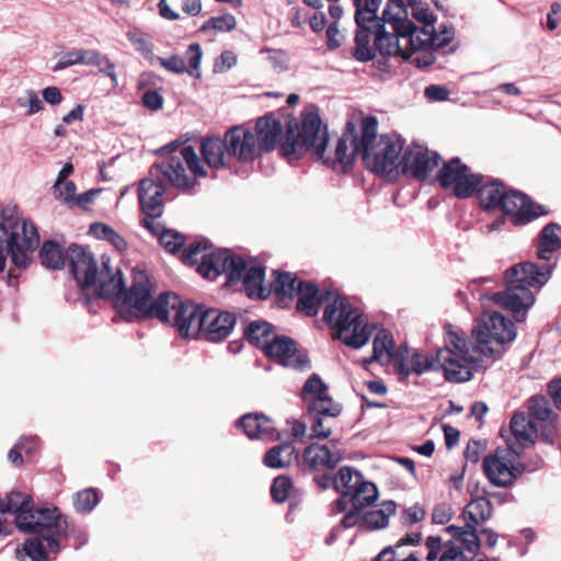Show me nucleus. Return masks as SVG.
Wrapping results in <instances>:
<instances>
[{
	"label": "nucleus",
	"mask_w": 561,
	"mask_h": 561,
	"mask_svg": "<svg viewBox=\"0 0 561 561\" xmlns=\"http://www.w3.org/2000/svg\"><path fill=\"white\" fill-rule=\"evenodd\" d=\"M436 180L440 187L451 190L454 196L459 199L477 195L481 209L500 211L515 227L526 226L549 214L543 205L504 181L473 173L458 157L443 163Z\"/></svg>",
	"instance_id": "1"
},
{
	"label": "nucleus",
	"mask_w": 561,
	"mask_h": 561,
	"mask_svg": "<svg viewBox=\"0 0 561 561\" xmlns=\"http://www.w3.org/2000/svg\"><path fill=\"white\" fill-rule=\"evenodd\" d=\"M378 119L367 115L360 119V133L356 131V125L347 122L343 136L339 138L334 153L325 156L329 144L328 125L318 116V161L332 169L336 173H347L354 163V158L360 156L365 167L376 174L390 175L400 168L399 156L402 145L394 141L388 135L378 137Z\"/></svg>",
	"instance_id": "2"
},
{
	"label": "nucleus",
	"mask_w": 561,
	"mask_h": 561,
	"mask_svg": "<svg viewBox=\"0 0 561 561\" xmlns=\"http://www.w3.org/2000/svg\"><path fill=\"white\" fill-rule=\"evenodd\" d=\"M561 248V226L557 222L546 225L538 236L537 256L546 261L541 265L526 261L517 263L505 271V290L493 294L492 300L518 314L535 302L531 288L540 289L551 277L554 264L548 263L551 254Z\"/></svg>",
	"instance_id": "3"
},
{
	"label": "nucleus",
	"mask_w": 561,
	"mask_h": 561,
	"mask_svg": "<svg viewBox=\"0 0 561 561\" xmlns=\"http://www.w3.org/2000/svg\"><path fill=\"white\" fill-rule=\"evenodd\" d=\"M153 287L148 274L140 268L131 271V284L124 297L126 310L144 318H157L175 327L183 337H196L202 333L204 308L191 301H181L173 293L152 297Z\"/></svg>",
	"instance_id": "4"
},
{
	"label": "nucleus",
	"mask_w": 561,
	"mask_h": 561,
	"mask_svg": "<svg viewBox=\"0 0 561 561\" xmlns=\"http://www.w3.org/2000/svg\"><path fill=\"white\" fill-rule=\"evenodd\" d=\"M169 152L149 169L148 175L139 182L138 199L146 216L159 217L162 213L165 185L180 190L194 186V178L206 176L204 164L192 146H179L174 142L160 149Z\"/></svg>",
	"instance_id": "5"
},
{
	"label": "nucleus",
	"mask_w": 561,
	"mask_h": 561,
	"mask_svg": "<svg viewBox=\"0 0 561 561\" xmlns=\"http://www.w3.org/2000/svg\"><path fill=\"white\" fill-rule=\"evenodd\" d=\"M325 304L322 321L331 330V337L345 346L358 350L366 345L375 325L366 316L354 307L345 296L333 287L318 285V309Z\"/></svg>",
	"instance_id": "6"
},
{
	"label": "nucleus",
	"mask_w": 561,
	"mask_h": 561,
	"mask_svg": "<svg viewBox=\"0 0 561 561\" xmlns=\"http://www.w3.org/2000/svg\"><path fill=\"white\" fill-rule=\"evenodd\" d=\"M67 259L78 285L88 288L98 286L99 295L116 301L122 309H126L124 297L128 294L119 270L110 266V259L101 257L99 265L93 254L80 245H71L67 250Z\"/></svg>",
	"instance_id": "7"
},
{
	"label": "nucleus",
	"mask_w": 561,
	"mask_h": 561,
	"mask_svg": "<svg viewBox=\"0 0 561 561\" xmlns=\"http://www.w3.org/2000/svg\"><path fill=\"white\" fill-rule=\"evenodd\" d=\"M482 356L480 348L471 341L453 333L447 346L437 351L435 359L447 381L465 382L472 378L473 369L481 368L479 362Z\"/></svg>",
	"instance_id": "8"
},
{
	"label": "nucleus",
	"mask_w": 561,
	"mask_h": 561,
	"mask_svg": "<svg viewBox=\"0 0 561 561\" xmlns=\"http://www.w3.org/2000/svg\"><path fill=\"white\" fill-rule=\"evenodd\" d=\"M472 336L484 356L496 359L504 353L505 344L515 339L516 328L500 312H485L472 329Z\"/></svg>",
	"instance_id": "9"
},
{
	"label": "nucleus",
	"mask_w": 561,
	"mask_h": 561,
	"mask_svg": "<svg viewBox=\"0 0 561 561\" xmlns=\"http://www.w3.org/2000/svg\"><path fill=\"white\" fill-rule=\"evenodd\" d=\"M0 233L5 237L11 260L18 267H26L27 252L35 250L39 244L36 227L26 220H20L12 211L0 214Z\"/></svg>",
	"instance_id": "10"
},
{
	"label": "nucleus",
	"mask_w": 561,
	"mask_h": 561,
	"mask_svg": "<svg viewBox=\"0 0 561 561\" xmlns=\"http://www.w3.org/2000/svg\"><path fill=\"white\" fill-rule=\"evenodd\" d=\"M288 118L285 141L282 144L283 154L293 160L299 159L308 151L316 152V111H306L300 126L290 115Z\"/></svg>",
	"instance_id": "11"
},
{
	"label": "nucleus",
	"mask_w": 561,
	"mask_h": 561,
	"mask_svg": "<svg viewBox=\"0 0 561 561\" xmlns=\"http://www.w3.org/2000/svg\"><path fill=\"white\" fill-rule=\"evenodd\" d=\"M516 447L497 448L483 459V471L489 481L496 486L512 485L524 472L525 466L515 461L520 457Z\"/></svg>",
	"instance_id": "12"
},
{
	"label": "nucleus",
	"mask_w": 561,
	"mask_h": 561,
	"mask_svg": "<svg viewBox=\"0 0 561 561\" xmlns=\"http://www.w3.org/2000/svg\"><path fill=\"white\" fill-rule=\"evenodd\" d=\"M409 359V347L407 344H400L396 347L392 334L381 329L375 336L373 342V356L363 359L364 367L374 362L391 364L401 382H405L409 378L407 362Z\"/></svg>",
	"instance_id": "13"
},
{
	"label": "nucleus",
	"mask_w": 561,
	"mask_h": 561,
	"mask_svg": "<svg viewBox=\"0 0 561 561\" xmlns=\"http://www.w3.org/2000/svg\"><path fill=\"white\" fill-rule=\"evenodd\" d=\"M275 278L271 284L270 293H274L279 302L285 304L286 299L297 297L296 308L308 316H316V286L312 284L298 283L290 273L274 272Z\"/></svg>",
	"instance_id": "14"
},
{
	"label": "nucleus",
	"mask_w": 561,
	"mask_h": 561,
	"mask_svg": "<svg viewBox=\"0 0 561 561\" xmlns=\"http://www.w3.org/2000/svg\"><path fill=\"white\" fill-rule=\"evenodd\" d=\"M67 522L55 523L34 533L24 541L23 550L31 561H50L49 556L60 550V538L65 536Z\"/></svg>",
	"instance_id": "15"
},
{
	"label": "nucleus",
	"mask_w": 561,
	"mask_h": 561,
	"mask_svg": "<svg viewBox=\"0 0 561 561\" xmlns=\"http://www.w3.org/2000/svg\"><path fill=\"white\" fill-rule=\"evenodd\" d=\"M442 157L420 145L408 146L400 160V169L404 176L417 181H426L438 167Z\"/></svg>",
	"instance_id": "16"
},
{
	"label": "nucleus",
	"mask_w": 561,
	"mask_h": 561,
	"mask_svg": "<svg viewBox=\"0 0 561 561\" xmlns=\"http://www.w3.org/2000/svg\"><path fill=\"white\" fill-rule=\"evenodd\" d=\"M262 351L265 356L284 367L300 371L311 367V360L306 352L298 348L296 342L286 335L276 334Z\"/></svg>",
	"instance_id": "17"
},
{
	"label": "nucleus",
	"mask_w": 561,
	"mask_h": 561,
	"mask_svg": "<svg viewBox=\"0 0 561 561\" xmlns=\"http://www.w3.org/2000/svg\"><path fill=\"white\" fill-rule=\"evenodd\" d=\"M242 267L243 259L224 249L204 254L197 271L207 279H216L219 275L225 274L227 280L233 283L236 282V276L240 275Z\"/></svg>",
	"instance_id": "18"
},
{
	"label": "nucleus",
	"mask_w": 561,
	"mask_h": 561,
	"mask_svg": "<svg viewBox=\"0 0 561 561\" xmlns=\"http://www.w3.org/2000/svg\"><path fill=\"white\" fill-rule=\"evenodd\" d=\"M300 396L306 403L307 413L300 419H289L286 422L289 435L297 442H301L306 437L308 426L310 428L309 437H316V416L313 415L316 411V374L309 376Z\"/></svg>",
	"instance_id": "19"
},
{
	"label": "nucleus",
	"mask_w": 561,
	"mask_h": 561,
	"mask_svg": "<svg viewBox=\"0 0 561 561\" xmlns=\"http://www.w3.org/2000/svg\"><path fill=\"white\" fill-rule=\"evenodd\" d=\"M225 135L229 145V152L240 162H252L262 156L259 141L252 128L237 125L229 128Z\"/></svg>",
	"instance_id": "20"
},
{
	"label": "nucleus",
	"mask_w": 561,
	"mask_h": 561,
	"mask_svg": "<svg viewBox=\"0 0 561 561\" xmlns=\"http://www.w3.org/2000/svg\"><path fill=\"white\" fill-rule=\"evenodd\" d=\"M390 20L393 21L391 28L398 32L405 43L409 58H411L414 53L426 47L432 49V43L435 41L433 27L431 30L427 26L417 27L412 21L408 20V18L403 20L391 18Z\"/></svg>",
	"instance_id": "21"
},
{
	"label": "nucleus",
	"mask_w": 561,
	"mask_h": 561,
	"mask_svg": "<svg viewBox=\"0 0 561 561\" xmlns=\"http://www.w3.org/2000/svg\"><path fill=\"white\" fill-rule=\"evenodd\" d=\"M66 519L56 508L33 510V502L28 507L23 508L15 515L16 527L24 533H37L42 528H48L55 523H61Z\"/></svg>",
	"instance_id": "22"
},
{
	"label": "nucleus",
	"mask_w": 561,
	"mask_h": 561,
	"mask_svg": "<svg viewBox=\"0 0 561 561\" xmlns=\"http://www.w3.org/2000/svg\"><path fill=\"white\" fill-rule=\"evenodd\" d=\"M236 316L218 309L204 310L202 333L208 341L220 342L225 340L236 325Z\"/></svg>",
	"instance_id": "23"
},
{
	"label": "nucleus",
	"mask_w": 561,
	"mask_h": 561,
	"mask_svg": "<svg viewBox=\"0 0 561 561\" xmlns=\"http://www.w3.org/2000/svg\"><path fill=\"white\" fill-rule=\"evenodd\" d=\"M238 425L251 439H263L267 442L280 439L276 432L275 423L263 413H247L239 419Z\"/></svg>",
	"instance_id": "24"
},
{
	"label": "nucleus",
	"mask_w": 561,
	"mask_h": 561,
	"mask_svg": "<svg viewBox=\"0 0 561 561\" xmlns=\"http://www.w3.org/2000/svg\"><path fill=\"white\" fill-rule=\"evenodd\" d=\"M202 48L198 44H191L185 53V57L187 59V65L185 60L179 55H172L168 58L164 57H154V61H158L160 66L173 73H184L187 72L191 76L198 78L199 77V65L202 60Z\"/></svg>",
	"instance_id": "25"
},
{
	"label": "nucleus",
	"mask_w": 561,
	"mask_h": 561,
	"mask_svg": "<svg viewBox=\"0 0 561 561\" xmlns=\"http://www.w3.org/2000/svg\"><path fill=\"white\" fill-rule=\"evenodd\" d=\"M512 437L506 438L507 447L518 448V453H523L524 448L535 444V435L537 434V424H535L525 413H515L510 423Z\"/></svg>",
	"instance_id": "26"
},
{
	"label": "nucleus",
	"mask_w": 561,
	"mask_h": 561,
	"mask_svg": "<svg viewBox=\"0 0 561 561\" xmlns=\"http://www.w3.org/2000/svg\"><path fill=\"white\" fill-rule=\"evenodd\" d=\"M259 141L261 152H270L275 149L282 133L283 124L274 113L260 117L252 129Z\"/></svg>",
	"instance_id": "27"
},
{
	"label": "nucleus",
	"mask_w": 561,
	"mask_h": 561,
	"mask_svg": "<svg viewBox=\"0 0 561 561\" xmlns=\"http://www.w3.org/2000/svg\"><path fill=\"white\" fill-rule=\"evenodd\" d=\"M236 280H241L243 288L250 298L264 299L268 296V289L264 286L265 271L263 267L243 260V267Z\"/></svg>",
	"instance_id": "28"
},
{
	"label": "nucleus",
	"mask_w": 561,
	"mask_h": 561,
	"mask_svg": "<svg viewBox=\"0 0 561 561\" xmlns=\"http://www.w3.org/2000/svg\"><path fill=\"white\" fill-rule=\"evenodd\" d=\"M386 23H377L375 32V47L383 56H398L403 59H409V51H407L405 43L392 30V33L386 31Z\"/></svg>",
	"instance_id": "29"
},
{
	"label": "nucleus",
	"mask_w": 561,
	"mask_h": 561,
	"mask_svg": "<svg viewBox=\"0 0 561 561\" xmlns=\"http://www.w3.org/2000/svg\"><path fill=\"white\" fill-rule=\"evenodd\" d=\"M201 153L204 158L205 163L213 169H220L228 164L232 154L229 152V145L226 140V136L209 137L202 141Z\"/></svg>",
	"instance_id": "30"
},
{
	"label": "nucleus",
	"mask_w": 561,
	"mask_h": 561,
	"mask_svg": "<svg viewBox=\"0 0 561 561\" xmlns=\"http://www.w3.org/2000/svg\"><path fill=\"white\" fill-rule=\"evenodd\" d=\"M375 32L376 25L374 24L362 23V26H357L353 48V57L357 61L366 62L375 58L377 49L375 44L370 45Z\"/></svg>",
	"instance_id": "31"
},
{
	"label": "nucleus",
	"mask_w": 561,
	"mask_h": 561,
	"mask_svg": "<svg viewBox=\"0 0 561 561\" xmlns=\"http://www.w3.org/2000/svg\"><path fill=\"white\" fill-rule=\"evenodd\" d=\"M297 457L295 447L285 443L268 449L264 455L263 463L268 468L280 469L288 467Z\"/></svg>",
	"instance_id": "32"
},
{
	"label": "nucleus",
	"mask_w": 561,
	"mask_h": 561,
	"mask_svg": "<svg viewBox=\"0 0 561 561\" xmlns=\"http://www.w3.org/2000/svg\"><path fill=\"white\" fill-rule=\"evenodd\" d=\"M99 61V51L93 49H76L64 54L53 67V71H60L73 65H90Z\"/></svg>",
	"instance_id": "33"
},
{
	"label": "nucleus",
	"mask_w": 561,
	"mask_h": 561,
	"mask_svg": "<svg viewBox=\"0 0 561 561\" xmlns=\"http://www.w3.org/2000/svg\"><path fill=\"white\" fill-rule=\"evenodd\" d=\"M244 335L252 345L263 350L276 334L268 322L255 320L244 329Z\"/></svg>",
	"instance_id": "34"
},
{
	"label": "nucleus",
	"mask_w": 561,
	"mask_h": 561,
	"mask_svg": "<svg viewBox=\"0 0 561 561\" xmlns=\"http://www.w3.org/2000/svg\"><path fill=\"white\" fill-rule=\"evenodd\" d=\"M474 525L466 523L465 527L450 525L446 527V531L458 542L460 547L469 552H476L480 548V539Z\"/></svg>",
	"instance_id": "35"
},
{
	"label": "nucleus",
	"mask_w": 561,
	"mask_h": 561,
	"mask_svg": "<svg viewBox=\"0 0 561 561\" xmlns=\"http://www.w3.org/2000/svg\"><path fill=\"white\" fill-rule=\"evenodd\" d=\"M463 515L468 517L469 524L478 526L492 517L493 504L483 496L474 499L465 507Z\"/></svg>",
	"instance_id": "36"
},
{
	"label": "nucleus",
	"mask_w": 561,
	"mask_h": 561,
	"mask_svg": "<svg viewBox=\"0 0 561 561\" xmlns=\"http://www.w3.org/2000/svg\"><path fill=\"white\" fill-rule=\"evenodd\" d=\"M350 494L352 507L362 511L375 503L378 497V490L373 482L363 479L353 491H350Z\"/></svg>",
	"instance_id": "37"
},
{
	"label": "nucleus",
	"mask_w": 561,
	"mask_h": 561,
	"mask_svg": "<svg viewBox=\"0 0 561 561\" xmlns=\"http://www.w3.org/2000/svg\"><path fill=\"white\" fill-rule=\"evenodd\" d=\"M342 404L328 394L327 385L318 376V416L336 419L342 412Z\"/></svg>",
	"instance_id": "38"
},
{
	"label": "nucleus",
	"mask_w": 561,
	"mask_h": 561,
	"mask_svg": "<svg viewBox=\"0 0 561 561\" xmlns=\"http://www.w3.org/2000/svg\"><path fill=\"white\" fill-rule=\"evenodd\" d=\"M527 408L529 415L539 422H545L559 417L550 407L548 399L545 396H533L527 400Z\"/></svg>",
	"instance_id": "39"
},
{
	"label": "nucleus",
	"mask_w": 561,
	"mask_h": 561,
	"mask_svg": "<svg viewBox=\"0 0 561 561\" xmlns=\"http://www.w3.org/2000/svg\"><path fill=\"white\" fill-rule=\"evenodd\" d=\"M41 262L51 270H59L65 264V256L61 249L54 241H46L39 251Z\"/></svg>",
	"instance_id": "40"
},
{
	"label": "nucleus",
	"mask_w": 561,
	"mask_h": 561,
	"mask_svg": "<svg viewBox=\"0 0 561 561\" xmlns=\"http://www.w3.org/2000/svg\"><path fill=\"white\" fill-rule=\"evenodd\" d=\"M404 546L397 541L385 547L373 561H421L419 552H407Z\"/></svg>",
	"instance_id": "41"
},
{
	"label": "nucleus",
	"mask_w": 561,
	"mask_h": 561,
	"mask_svg": "<svg viewBox=\"0 0 561 561\" xmlns=\"http://www.w3.org/2000/svg\"><path fill=\"white\" fill-rule=\"evenodd\" d=\"M89 232L96 239L108 241L117 250H124L126 248V241L107 225L101 222L92 224Z\"/></svg>",
	"instance_id": "42"
},
{
	"label": "nucleus",
	"mask_w": 561,
	"mask_h": 561,
	"mask_svg": "<svg viewBox=\"0 0 561 561\" xmlns=\"http://www.w3.org/2000/svg\"><path fill=\"white\" fill-rule=\"evenodd\" d=\"M342 459L337 440H330L328 444L318 445V462L328 469H333Z\"/></svg>",
	"instance_id": "43"
},
{
	"label": "nucleus",
	"mask_w": 561,
	"mask_h": 561,
	"mask_svg": "<svg viewBox=\"0 0 561 561\" xmlns=\"http://www.w3.org/2000/svg\"><path fill=\"white\" fill-rule=\"evenodd\" d=\"M134 48L150 62L154 61L153 45L148 36L139 30H130L126 34Z\"/></svg>",
	"instance_id": "44"
},
{
	"label": "nucleus",
	"mask_w": 561,
	"mask_h": 561,
	"mask_svg": "<svg viewBox=\"0 0 561 561\" xmlns=\"http://www.w3.org/2000/svg\"><path fill=\"white\" fill-rule=\"evenodd\" d=\"M356 8L355 22L357 26H362V23L374 24L382 23V20L375 14L373 8V0H353Z\"/></svg>",
	"instance_id": "45"
},
{
	"label": "nucleus",
	"mask_w": 561,
	"mask_h": 561,
	"mask_svg": "<svg viewBox=\"0 0 561 561\" xmlns=\"http://www.w3.org/2000/svg\"><path fill=\"white\" fill-rule=\"evenodd\" d=\"M409 376L411 374H415L417 376L422 375L423 373L427 371L432 368H437V362L435 357L422 355L419 352H413L412 354L409 353V359L407 362Z\"/></svg>",
	"instance_id": "46"
},
{
	"label": "nucleus",
	"mask_w": 561,
	"mask_h": 561,
	"mask_svg": "<svg viewBox=\"0 0 561 561\" xmlns=\"http://www.w3.org/2000/svg\"><path fill=\"white\" fill-rule=\"evenodd\" d=\"M558 422L559 417L540 422L539 425H537V434L535 435V440L539 439L545 444L553 445L559 435Z\"/></svg>",
	"instance_id": "47"
},
{
	"label": "nucleus",
	"mask_w": 561,
	"mask_h": 561,
	"mask_svg": "<svg viewBox=\"0 0 561 561\" xmlns=\"http://www.w3.org/2000/svg\"><path fill=\"white\" fill-rule=\"evenodd\" d=\"M363 474L351 467H342L339 470V491H353L363 480Z\"/></svg>",
	"instance_id": "48"
},
{
	"label": "nucleus",
	"mask_w": 561,
	"mask_h": 561,
	"mask_svg": "<svg viewBox=\"0 0 561 561\" xmlns=\"http://www.w3.org/2000/svg\"><path fill=\"white\" fill-rule=\"evenodd\" d=\"M99 503V496L93 489H87L76 494L73 507L78 513H90Z\"/></svg>",
	"instance_id": "49"
},
{
	"label": "nucleus",
	"mask_w": 561,
	"mask_h": 561,
	"mask_svg": "<svg viewBox=\"0 0 561 561\" xmlns=\"http://www.w3.org/2000/svg\"><path fill=\"white\" fill-rule=\"evenodd\" d=\"M210 248H211V244L206 240L192 243L188 247V249H186L183 252L182 259H183L184 263H186V264L199 265V263L202 262V256L204 254H208L209 253L208 250Z\"/></svg>",
	"instance_id": "50"
},
{
	"label": "nucleus",
	"mask_w": 561,
	"mask_h": 561,
	"mask_svg": "<svg viewBox=\"0 0 561 561\" xmlns=\"http://www.w3.org/2000/svg\"><path fill=\"white\" fill-rule=\"evenodd\" d=\"M236 25L237 22L234 16L230 13H226L207 20L202 25V31L215 30L218 32H229L232 31Z\"/></svg>",
	"instance_id": "51"
},
{
	"label": "nucleus",
	"mask_w": 561,
	"mask_h": 561,
	"mask_svg": "<svg viewBox=\"0 0 561 561\" xmlns=\"http://www.w3.org/2000/svg\"><path fill=\"white\" fill-rule=\"evenodd\" d=\"M291 488L293 482L290 478L286 476H278L272 483L271 496L275 502L283 503L288 499Z\"/></svg>",
	"instance_id": "52"
},
{
	"label": "nucleus",
	"mask_w": 561,
	"mask_h": 561,
	"mask_svg": "<svg viewBox=\"0 0 561 561\" xmlns=\"http://www.w3.org/2000/svg\"><path fill=\"white\" fill-rule=\"evenodd\" d=\"M393 19H400L403 20L408 18V11L407 7L404 4V0H389L383 12L381 20L383 23H387L389 25H393V21L390 20Z\"/></svg>",
	"instance_id": "53"
},
{
	"label": "nucleus",
	"mask_w": 561,
	"mask_h": 561,
	"mask_svg": "<svg viewBox=\"0 0 561 561\" xmlns=\"http://www.w3.org/2000/svg\"><path fill=\"white\" fill-rule=\"evenodd\" d=\"M16 104L20 107H26V115L32 116L44 108L43 102L38 98L37 93L28 89L25 91L24 95L19 96L16 99Z\"/></svg>",
	"instance_id": "54"
},
{
	"label": "nucleus",
	"mask_w": 561,
	"mask_h": 561,
	"mask_svg": "<svg viewBox=\"0 0 561 561\" xmlns=\"http://www.w3.org/2000/svg\"><path fill=\"white\" fill-rule=\"evenodd\" d=\"M184 236L173 230H163L159 236L160 245L170 253L178 252L184 244Z\"/></svg>",
	"instance_id": "55"
},
{
	"label": "nucleus",
	"mask_w": 561,
	"mask_h": 561,
	"mask_svg": "<svg viewBox=\"0 0 561 561\" xmlns=\"http://www.w3.org/2000/svg\"><path fill=\"white\" fill-rule=\"evenodd\" d=\"M55 196L66 204H73L76 199V185L72 181L56 182L54 185Z\"/></svg>",
	"instance_id": "56"
},
{
	"label": "nucleus",
	"mask_w": 561,
	"mask_h": 561,
	"mask_svg": "<svg viewBox=\"0 0 561 561\" xmlns=\"http://www.w3.org/2000/svg\"><path fill=\"white\" fill-rule=\"evenodd\" d=\"M426 516V511L419 504H414L402 511V523L404 525H413L423 520Z\"/></svg>",
	"instance_id": "57"
},
{
	"label": "nucleus",
	"mask_w": 561,
	"mask_h": 561,
	"mask_svg": "<svg viewBox=\"0 0 561 561\" xmlns=\"http://www.w3.org/2000/svg\"><path fill=\"white\" fill-rule=\"evenodd\" d=\"M444 547L445 549L439 561H468L462 548L458 543L450 541L449 545H445Z\"/></svg>",
	"instance_id": "58"
},
{
	"label": "nucleus",
	"mask_w": 561,
	"mask_h": 561,
	"mask_svg": "<svg viewBox=\"0 0 561 561\" xmlns=\"http://www.w3.org/2000/svg\"><path fill=\"white\" fill-rule=\"evenodd\" d=\"M237 64V56L231 50H225L221 53L218 59L214 64V71L218 73L226 72Z\"/></svg>",
	"instance_id": "59"
},
{
	"label": "nucleus",
	"mask_w": 561,
	"mask_h": 561,
	"mask_svg": "<svg viewBox=\"0 0 561 561\" xmlns=\"http://www.w3.org/2000/svg\"><path fill=\"white\" fill-rule=\"evenodd\" d=\"M368 529H380L388 525V518L379 510L370 511L364 516Z\"/></svg>",
	"instance_id": "60"
},
{
	"label": "nucleus",
	"mask_w": 561,
	"mask_h": 561,
	"mask_svg": "<svg viewBox=\"0 0 561 561\" xmlns=\"http://www.w3.org/2000/svg\"><path fill=\"white\" fill-rule=\"evenodd\" d=\"M453 516V510L450 505L446 503L437 504L432 513V522L434 524L445 525L447 524Z\"/></svg>",
	"instance_id": "61"
},
{
	"label": "nucleus",
	"mask_w": 561,
	"mask_h": 561,
	"mask_svg": "<svg viewBox=\"0 0 561 561\" xmlns=\"http://www.w3.org/2000/svg\"><path fill=\"white\" fill-rule=\"evenodd\" d=\"M483 450H484V445L480 440L471 439L467 444V447L465 450V458L472 463H477L479 461L480 455Z\"/></svg>",
	"instance_id": "62"
},
{
	"label": "nucleus",
	"mask_w": 561,
	"mask_h": 561,
	"mask_svg": "<svg viewBox=\"0 0 561 561\" xmlns=\"http://www.w3.org/2000/svg\"><path fill=\"white\" fill-rule=\"evenodd\" d=\"M547 391L554 407L561 411V377L552 379L548 383Z\"/></svg>",
	"instance_id": "63"
},
{
	"label": "nucleus",
	"mask_w": 561,
	"mask_h": 561,
	"mask_svg": "<svg viewBox=\"0 0 561 561\" xmlns=\"http://www.w3.org/2000/svg\"><path fill=\"white\" fill-rule=\"evenodd\" d=\"M547 391L554 407L561 411V377L552 379L548 383Z\"/></svg>",
	"instance_id": "64"
}]
</instances>
